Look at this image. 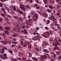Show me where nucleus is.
Masks as SVG:
<instances>
[{
	"label": "nucleus",
	"mask_w": 61,
	"mask_h": 61,
	"mask_svg": "<svg viewBox=\"0 0 61 61\" xmlns=\"http://www.w3.org/2000/svg\"><path fill=\"white\" fill-rule=\"evenodd\" d=\"M33 35H34V36H35L36 35H37L38 36L35 37V38H34V40H35V41L36 40H37L39 38V34L38 33H36V32H35L33 33Z\"/></svg>",
	"instance_id": "1"
},
{
	"label": "nucleus",
	"mask_w": 61,
	"mask_h": 61,
	"mask_svg": "<svg viewBox=\"0 0 61 61\" xmlns=\"http://www.w3.org/2000/svg\"><path fill=\"white\" fill-rule=\"evenodd\" d=\"M43 51L44 52H46V53H49V51L48 50L46 49L45 50H43Z\"/></svg>",
	"instance_id": "2"
},
{
	"label": "nucleus",
	"mask_w": 61,
	"mask_h": 61,
	"mask_svg": "<svg viewBox=\"0 0 61 61\" xmlns=\"http://www.w3.org/2000/svg\"><path fill=\"white\" fill-rule=\"evenodd\" d=\"M44 34L43 35V36L45 37V38H46L47 37V33H44Z\"/></svg>",
	"instance_id": "3"
},
{
	"label": "nucleus",
	"mask_w": 61,
	"mask_h": 61,
	"mask_svg": "<svg viewBox=\"0 0 61 61\" xmlns=\"http://www.w3.org/2000/svg\"><path fill=\"white\" fill-rule=\"evenodd\" d=\"M34 16L35 17H36L37 19L38 18V14H35L34 15Z\"/></svg>",
	"instance_id": "4"
},
{
	"label": "nucleus",
	"mask_w": 61,
	"mask_h": 61,
	"mask_svg": "<svg viewBox=\"0 0 61 61\" xmlns=\"http://www.w3.org/2000/svg\"><path fill=\"white\" fill-rule=\"evenodd\" d=\"M55 17L53 16H52L51 17L49 18V19L50 20H52L53 19V18H55Z\"/></svg>",
	"instance_id": "5"
},
{
	"label": "nucleus",
	"mask_w": 61,
	"mask_h": 61,
	"mask_svg": "<svg viewBox=\"0 0 61 61\" xmlns=\"http://www.w3.org/2000/svg\"><path fill=\"white\" fill-rule=\"evenodd\" d=\"M59 49V48L58 47H56L54 48L53 50H56V49Z\"/></svg>",
	"instance_id": "6"
},
{
	"label": "nucleus",
	"mask_w": 61,
	"mask_h": 61,
	"mask_svg": "<svg viewBox=\"0 0 61 61\" xmlns=\"http://www.w3.org/2000/svg\"><path fill=\"white\" fill-rule=\"evenodd\" d=\"M49 7L50 9H53V8H54V7L51 5H49Z\"/></svg>",
	"instance_id": "7"
},
{
	"label": "nucleus",
	"mask_w": 61,
	"mask_h": 61,
	"mask_svg": "<svg viewBox=\"0 0 61 61\" xmlns=\"http://www.w3.org/2000/svg\"><path fill=\"white\" fill-rule=\"evenodd\" d=\"M5 52V50L4 49H2V50H1V52H0V53L1 54H3V53H4V52Z\"/></svg>",
	"instance_id": "8"
},
{
	"label": "nucleus",
	"mask_w": 61,
	"mask_h": 61,
	"mask_svg": "<svg viewBox=\"0 0 61 61\" xmlns=\"http://www.w3.org/2000/svg\"><path fill=\"white\" fill-rule=\"evenodd\" d=\"M5 29L7 30H10V28L8 27H5Z\"/></svg>",
	"instance_id": "9"
},
{
	"label": "nucleus",
	"mask_w": 61,
	"mask_h": 61,
	"mask_svg": "<svg viewBox=\"0 0 61 61\" xmlns=\"http://www.w3.org/2000/svg\"><path fill=\"white\" fill-rule=\"evenodd\" d=\"M4 56L5 57V59H7V57L6 56V54H4Z\"/></svg>",
	"instance_id": "10"
},
{
	"label": "nucleus",
	"mask_w": 61,
	"mask_h": 61,
	"mask_svg": "<svg viewBox=\"0 0 61 61\" xmlns=\"http://www.w3.org/2000/svg\"><path fill=\"white\" fill-rule=\"evenodd\" d=\"M53 46H57V43H55V44L54 43H53Z\"/></svg>",
	"instance_id": "11"
},
{
	"label": "nucleus",
	"mask_w": 61,
	"mask_h": 61,
	"mask_svg": "<svg viewBox=\"0 0 61 61\" xmlns=\"http://www.w3.org/2000/svg\"><path fill=\"white\" fill-rule=\"evenodd\" d=\"M20 8L21 9H22V10H23L24 11L25 10V9H24V7H22L21 6H20Z\"/></svg>",
	"instance_id": "12"
},
{
	"label": "nucleus",
	"mask_w": 61,
	"mask_h": 61,
	"mask_svg": "<svg viewBox=\"0 0 61 61\" xmlns=\"http://www.w3.org/2000/svg\"><path fill=\"white\" fill-rule=\"evenodd\" d=\"M32 59L34 60H35L36 61H37L38 60L37 59H36V58H34V57H32Z\"/></svg>",
	"instance_id": "13"
},
{
	"label": "nucleus",
	"mask_w": 61,
	"mask_h": 61,
	"mask_svg": "<svg viewBox=\"0 0 61 61\" xmlns=\"http://www.w3.org/2000/svg\"><path fill=\"white\" fill-rule=\"evenodd\" d=\"M19 20L20 21H23V19H22V18H19Z\"/></svg>",
	"instance_id": "14"
},
{
	"label": "nucleus",
	"mask_w": 61,
	"mask_h": 61,
	"mask_svg": "<svg viewBox=\"0 0 61 61\" xmlns=\"http://www.w3.org/2000/svg\"><path fill=\"white\" fill-rule=\"evenodd\" d=\"M1 15L2 16H3V17H5V14L4 13H2L1 14Z\"/></svg>",
	"instance_id": "15"
},
{
	"label": "nucleus",
	"mask_w": 61,
	"mask_h": 61,
	"mask_svg": "<svg viewBox=\"0 0 61 61\" xmlns=\"http://www.w3.org/2000/svg\"><path fill=\"white\" fill-rule=\"evenodd\" d=\"M2 9L3 12L5 14H6V12H5V10H4V9L2 8Z\"/></svg>",
	"instance_id": "16"
},
{
	"label": "nucleus",
	"mask_w": 61,
	"mask_h": 61,
	"mask_svg": "<svg viewBox=\"0 0 61 61\" xmlns=\"http://www.w3.org/2000/svg\"><path fill=\"white\" fill-rule=\"evenodd\" d=\"M44 45H46V46H49V44H48V43L47 42H45L44 43Z\"/></svg>",
	"instance_id": "17"
},
{
	"label": "nucleus",
	"mask_w": 61,
	"mask_h": 61,
	"mask_svg": "<svg viewBox=\"0 0 61 61\" xmlns=\"http://www.w3.org/2000/svg\"><path fill=\"white\" fill-rule=\"evenodd\" d=\"M24 33H25V34H26L27 32V30H24Z\"/></svg>",
	"instance_id": "18"
},
{
	"label": "nucleus",
	"mask_w": 61,
	"mask_h": 61,
	"mask_svg": "<svg viewBox=\"0 0 61 61\" xmlns=\"http://www.w3.org/2000/svg\"><path fill=\"white\" fill-rule=\"evenodd\" d=\"M11 60L12 61H17V60L15 59H11Z\"/></svg>",
	"instance_id": "19"
},
{
	"label": "nucleus",
	"mask_w": 61,
	"mask_h": 61,
	"mask_svg": "<svg viewBox=\"0 0 61 61\" xmlns=\"http://www.w3.org/2000/svg\"><path fill=\"white\" fill-rule=\"evenodd\" d=\"M9 52L10 53H12L13 52V51L12 50H10L9 51Z\"/></svg>",
	"instance_id": "20"
},
{
	"label": "nucleus",
	"mask_w": 61,
	"mask_h": 61,
	"mask_svg": "<svg viewBox=\"0 0 61 61\" xmlns=\"http://www.w3.org/2000/svg\"><path fill=\"white\" fill-rule=\"evenodd\" d=\"M43 56V57H44V58H45V59H47V58H46V57H47L45 55L44 56Z\"/></svg>",
	"instance_id": "21"
},
{
	"label": "nucleus",
	"mask_w": 61,
	"mask_h": 61,
	"mask_svg": "<svg viewBox=\"0 0 61 61\" xmlns=\"http://www.w3.org/2000/svg\"><path fill=\"white\" fill-rule=\"evenodd\" d=\"M3 28L2 26H0V30H3Z\"/></svg>",
	"instance_id": "22"
},
{
	"label": "nucleus",
	"mask_w": 61,
	"mask_h": 61,
	"mask_svg": "<svg viewBox=\"0 0 61 61\" xmlns=\"http://www.w3.org/2000/svg\"><path fill=\"white\" fill-rule=\"evenodd\" d=\"M35 49L37 51H39V49H38L37 48H36Z\"/></svg>",
	"instance_id": "23"
},
{
	"label": "nucleus",
	"mask_w": 61,
	"mask_h": 61,
	"mask_svg": "<svg viewBox=\"0 0 61 61\" xmlns=\"http://www.w3.org/2000/svg\"><path fill=\"white\" fill-rule=\"evenodd\" d=\"M56 18H53V21H54V22H55V20H56Z\"/></svg>",
	"instance_id": "24"
},
{
	"label": "nucleus",
	"mask_w": 61,
	"mask_h": 61,
	"mask_svg": "<svg viewBox=\"0 0 61 61\" xmlns=\"http://www.w3.org/2000/svg\"><path fill=\"white\" fill-rule=\"evenodd\" d=\"M5 33L6 34H8V31L6 30L5 31Z\"/></svg>",
	"instance_id": "25"
},
{
	"label": "nucleus",
	"mask_w": 61,
	"mask_h": 61,
	"mask_svg": "<svg viewBox=\"0 0 61 61\" xmlns=\"http://www.w3.org/2000/svg\"><path fill=\"white\" fill-rule=\"evenodd\" d=\"M32 56V55L31 54L30 52H29V56L28 57H30Z\"/></svg>",
	"instance_id": "26"
},
{
	"label": "nucleus",
	"mask_w": 61,
	"mask_h": 61,
	"mask_svg": "<svg viewBox=\"0 0 61 61\" xmlns=\"http://www.w3.org/2000/svg\"><path fill=\"white\" fill-rule=\"evenodd\" d=\"M14 18H15V19H17L18 18V17L15 16H14Z\"/></svg>",
	"instance_id": "27"
},
{
	"label": "nucleus",
	"mask_w": 61,
	"mask_h": 61,
	"mask_svg": "<svg viewBox=\"0 0 61 61\" xmlns=\"http://www.w3.org/2000/svg\"><path fill=\"white\" fill-rule=\"evenodd\" d=\"M19 13L20 14H23V12L22 11H20Z\"/></svg>",
	"instance_id": "28"
},
{
	"label": "nucleus",
	"mask_w": 61,
	"mask_h": 61,
	"mask_svg": "<svg viewBox=\"0 0 61 61\" xmlns=\"http://www.w3.org/2000/svg\"><path fill=\"white\" fill-rule=\"evenodd\" d=\"M5 20L6 21H8V19L6 18H5Z\"/></svg>",
	"instance_id": "29"
},
{
	"label": "nucleus",
	"mask_w": 61,
	"mask_h": 61,
	"mask_svg": "<svg viewBox=\"0 0 61 61\" xmlns=\"http://www.w3.org/2000/svg\"><path fill=\"white\" fill-rule=\"evenodd\" d=\"M14 7L13 8L14 9H13V10H16V9L15 8V6H14Z\"/></svg>",
	"instance_id": "30"
},
{
	"label": "nucleus",
	"mask_w": 61,
	"mask_h": 61,
	"mask_svg": "<svg viewBox=\"0 0 61 61\" xmlns=\"http://www.w3.org/2000/svg\"><path fill=\"white\" fill-rule=\"evenodd\" d=\"M57 45L59 46V45H60V42H57Z\"/></svg>",
	"instance_id": "31"
},
{
	"label": "nucleus",
	"mask_w": 61,
	"mask_h": 61,
	"mask_svg": "<svg viewBox=\"0 0 61 61\" xmlns=\"http://www.w3.org/2000/svg\"><path fill=\"white\" fill-rule=\"evenodd\" d=\"M61 6H57V8L58 9L60 7H61Z\"/></svg>",
	"instance_id": "32"
},
{
	"label": "nucleus",
	"mask_w": 61,
	"mask_h": 61,
	"mask_svg": "<svg viewBox=\"0 0 61 61\" xmlns=\"http://www.w3.org/2000/svg\"><path fill=\"white\" fill-rule=\"evenodd\" d=\"M13 41H16V39H15L14 38H13Z\"/></svg>",
	"instance_id": "33"
},
{
	"label": "nucleus",
	"mask_w": 61,
	"mask_h": 61,
	"mask_svg": "<svg viewBox=\"0 0 61 61\" xmlns=\"http://www.w3.org/2000/svg\"><path fill=\"white\" fill-rule=\"evenodd\" d=\"M47 11L48 12H49V13H51V11H49V10L48 9L47 10Z\"/></svg>",
	"instance_id": "34"
},
{
	"label": "nucleus",
	"mask_w": 61,
	"mask_h": 61,
	"mask_svg": "<svg viewBox=\"0 0 61 61\" xmlns=\"http://www.w3.org/2000/svg\"><path fill=\"white\" fill-rule=\"evenodd\" d=\"M8 17H9V18H12V17L11 16H10V15H8Z\"/></svg>",
	"instance_id": "35"
},
{
	"label": "nucleus",
	"mask_w": 61,
	"mask_h": 61,
	"mask_svg": "<svg viewBox=\"0 0 61 61\" xmlns=\"http://www.w3.org/2000/svg\"><path fill=\"white\" fill-rule=\"evenodd\" d=\"M20 30H18V32L19 33H20Z\"/></svg>",
	"instance_id": "36"
},
{
	"label": "nucleus",
	"mask_w": 61,
	"mask_h": 61,
	"mask_svg": "<svg viewBox=\"0 0 61 61\" xmlns=\"http://www.w3.org/2000/svg\"><path fill=\"white\" fill-rule=\"evenodd\" d=\"M45 15L46 16V17H47V14H46L45 13Z\"/></svg>",
	"instance_id": "37"
},
{
	"label": "nucleus",
	"mask_w": 61,
	"mask_h": 61,
	"mask_svg": "<svg viewBox=\"0 0 61 61\" xmlns=\"http://www.w3.org/2000/svg\"><path fill=\"white\" fill-rule=\"evenodd\" d=\"M25 26H23L22 28L23 29H24V28H25Z\"/></svg>",
	"instance_id": "38"
},
{
	"label": "nucleus",
	"mask_w": 61,
	"mask_h": 61,
	"mask_svg": "<svg viewBox=\"0 0 61 61\" xmlns=\"http://www.w3.org/2000/svg\"><path fill=\"white\" fill-rule=\"evenodd\" d=\"M60 53V52H57V55H58Z\"/></svg>",
	"instance_id": "39"
},
{
	"label": "nucleus",
	"mask_w": 61,
	"mask_h": 61,
	"mask_svg": "<svg viewBox=\"0 0 61 61\" xmlns=\"http://www.w3.org/2000/svg\"><path fill=\"white\" fill-rule=\"evenodd\" d=\"M26 44L25 43L23 45L24 47H25L26 46Z\"/></svg>",
	"instance_id": "40"
},
{
	"label": "nucleus",
	"mask_w": 61,
	"mask_h": 61,
	"mask_svg": "<svg viewBox=\"0 0 61 61\" xmlns=\"http://www.w3.org/2000/svg\"><path fill=\"white\" fill-rule=\"evenodd\" d=\"M17 43V42L15 41H14L13 42V44H16Z\"/></svg>",
	"instance_id": "41"
},
{
	"label": "nucleus",
	"mask_w": 61,
	"mask_h": 61,
	"mask_svg": "<svg viewBox=\"0 0 61 61\" xmlns=\"http://www.w3.org/2000/svg\"><path fill=\"white\" fill-rule=\"evenodd\" d=\"M23 59L24 60H25L26 59V58L25 57H24L23 58Z\"/></svg>",
	"instance_id": "42"
},
{
	"label": "nucleus",
	"mask_w": 61,
	"mask_h": 61,
	"mask_svg": "<svg viewBox=\"0 0 61 61\" xmlns=\"http://www.w3.org/2000/svg\"><path fill=\"white\" fill-rule=\"evenodd\" d=\"M29 47L30 48H32V46H31V45H29Z\"/></svg>",
	"instance_id": "43"
},
{
	"label": "nucleus",
	"mask_w": 61,
	"mask_h": 61,
	"mask_svg": "<svg viewBox=\"0 0 61 61\" xmlns=\"http://www.w3.org/2000/svg\"><path fill=\"white\" fill-rule=\"evenodd\" d=\"M0 7H3V5H2V3H1L0 4Z\"/></svg>",
	"instance_id": "44"
},
{
	"label": "nucleus",
	"mask_w": 61,
	"mask_h": 61,
	"mask_svg": "<svg viewBox=\"0 0 61 61\" xmlns=\"http://www.w3.org/2000/svg\"><path fill=\"white\" fill-rule=\"evenodd\" d=\"M4 49L5 50H6V49H7V48L6 47H4Z\"/></svg>",
	"instance_id": "45"
},
{
	"label": "nucleus",
	"mask_w": 61,
	"mask_h": 61,
	"mask_svg": "<svg viewBox=\"0 0 61 61\" xmlns=\"http://www.w3.org/2000/svg\"><path fill=\"white\" fill-rule=\"evenodd\" d=\"M47 22L49 23V24H50V20H48Z\"/></svg>",
	"instance_id": "46"
},
{
	"label": "nucleus",
	"mask_w": 61,
	"mask_h": 61,
	"mask_svg": "<svg viewBox=\"0 0 61 61\" xmlns=\"http://www.w3.org/2000/svg\"><path fill=\"white\" fill-rule=\"evenodd\" d=\"M0 21H3V19L2 18H0Z\"/></svg>",
	"instance_id": "47"
},
{
	"label": "nucleus",
	"mask_w": 61,
	"mask_h": 61,
	"mask_svg": "<svg viewBox=\"0 0 61 61\" xmlns=\"http://www.w3.org/2000/svg\"><path fill=\"white\" fill-rule=\"evenodd\" d=\"M36 30H38L39 29V28H38V27H36Z\"/></svg>",
	"instance_id": "48"
},
{
	"label": "nucleus",
	"mask_w": 61,
	"mask_h": 61,
	"mask_svg": "<svg viewBox=\"0 0 61 61\" xmlns=\"http://www.w3.org/2000/svg\"><path fill=\"white\" fill-rule=\"evenodd\" d=\"M29 22H31V21H32V19H29Z\"/></svg>",
	"instance_id": "49"
},
{
	"label": "nucleus",
	"mask_w": 61,
	"mask_h": 61,
	"mask_svg": "<svg viewBox=\"0 0 61 61\" xmlns=\"http://www.w3.org/2000/svg\"><path fill=\"white\" fill-rule=\"evenodd\" d=\"M14 30L15 31H16V28H15L14 29Z\"/></svg>",
	"instance_id": "50"
},
{
	"label": "nucleus",
	"mask_w": 61,
	"mask_h": 61,
	"mask_svg": "<svg viewBox=\"0 0 61 61\" xmlns=\"http://www.w3.org/2000/svg\"><path fill=\"white\" fill-rule=\"evenodd\" d=\"M45 29H47L48 28L47 27H46L45 28Z\"/></svg>",
	"instance_id": "51"
},
{
	"label": "nucleus",
	"mask_w": 61,
	"mask_h": 61,
	"mask_svg": "<svg viewBox=\"0 0 61 61\" xmlns=\"http://www.w3.org/2000/svg\"><path fill=\"white\" fill-rule=\"evenodd\" d=\"M61 57L60 56H59L58 57V58H59V59H60V58H61Z\"/></svg>",
	"instance_id": "52"
},
{
	"label": "nucleus",
	"mask_w": 61,
	"mask_h": 61,
	"mask_svg": "<svg viewBox=\"0 0 61 61\" xmlns=\"http://www.w3.org/2000/svg\"><path fill=\"white\" fill-rule=\"evenodd\" d=\"M19 25H16V27H19Z\"/></svg>",
	"instance_id": "53"
},
{
	"label": "nucleus",
	"mask_w": 61,
	"mask_h": 61,
	"mask_svg": "<svg viewBox=\"0 0 61 61\" xmlns=\"http://www.w3.org/2000/svg\"><path fill=\"white\" fill-rule=\"evenodd\" d=\"M36 2L37 3H39V1L38 0H36Z\"/></svg>",
	"instance_id": "54"
},
{
	"label": "nucleus",
	"mask_w": 61,
	"mask_h": 61,
	"mask_svg": "<svg viewBox=\"0 0 61 61\" xmlns=\"http://www.w3.org/2000/svg\"><path fill=\"white\" fill-rule=\"evenodd\" d=\"M30 3H32L33 2V0H30Z\"/></svg>",
	"instance_id": "55"
},
{
	"label": "nucleus",
	"mask_w": 61,
	"mask_h": 61,
	"mask_svg": "<svg viewBox=\"0 0 61 61\" xmlns=\"http://www.w3.org/2000/svg\"><path fill=\"white\" fill-rule=\"evenodd\" d=\"M37 6V4H35V7H36Z\"/></svg>",
	"instance_id": "56"
},
{
	"label": "nucleus",
	"mask_w": 61,
	"mask_h": 61,
	"mask_svg": "<svg viewBox=\"0 0 61 61\" xmlns=\"http://www.w3.org/2000/svg\"><path fill=\"white\" fill-rule=\"evenodd\" d=\"M3 36H5V33L3 32Z\"/></svg>",
	"instance_id": "57"
},
{
	"label": "nucleus",
	"mask_w": 61,
	"mask_h": 61,
	"mask_svg": "<svg viewBox=\"0 0 61 61\" xmlns=\"http://www.w3.org/2000/svg\"><path fill=\"white\" fill-rule=\"evenodd\" d=\"M17 11H18V12H19V13L20 12V10H19V9H18L17 10Z\"/></svg>",
	"instance_id": "58"
},
{
	"label": "nucleus",
	"mask_w": 61,
	"mask_h": 61,
	"mask_svg": "<svg viewBox=\"0 0 61 61\" xmlns=\"http://www.w3.org/2000/svg\"><path fill=\"white\" fill-rule=\"evenodd\" d=\"M6 10L8 11V12H9L10 11V10L9 9H7Z\"/></svg>",
	"instance_id": "59"
},
{
	"label": "nucleus",
	"mask_w": 61,
	"mask_h": 61,
	"mask_svg": "<svg viewBox=\"0 0 61 61\" xmlns=\"http://www.w3.org/2000/svg\"><path fill=\"white\" fill-rule=\"evenodd\" d=\"M58 41H59V42H61V40L60 39H58Z\"/></svg>",
	"instance_id": "60"
},
{
	"label": "nucleus",
	"mask_w": 61,
	"mask_h": 61,
	"mask_svg": "<svg viewBox=\"0 0 61 61\" xmlns=\"http://www.w3.org/2000/svg\"><path fill=\"white\" fill-rule=\"evenodd\" d=\"M18 30H21V29H20V28L19 27H18Z\"/></svg>",
	"instance_id": "61"
},
{
	"label": "nucleus",
	"mask_w": 61,
	"mask_h": 61,
	"mask_svg": "<svg viewBox=\"0 0 61 61\" xmlns=\"http://www.w3.org/2000/svg\"><path fill=\"white\" fill-rule=\"evenodd\" d=\"M26 43V44H27L28 45L29 44V43L28 42H27Z\"/></svg>",
	"instance_id": "62"
},
{
	"label": "nucleus",
	"mask_w": 61,
	"mask_h": 61,
	"mask_svg": "<svg viewBox=\"0 0 61 61\" xmlns=\"http://www.w3.org/2000/svg\"><path fill=\"white\" fill-rule=\"evenodd\" d=\"M36 8L37 9H39V6H37L36 7Z\"/></svg>",
	"instance_id": "63"
},
{
	"label": "nucleus",
	"mask_w": 61,
	"mask_h": 61,
	"mask_svg": "<svg viewBox=\"0 0 61 61\" xmlns=\"http://www.w3.org/2000/svg\"><path fill=\"white\" fill-rule=\"evenodd\" d=\"M18 59L20 60H21V59L20 58H18Z\"/></svg>",
	"instance_id": "64"
}]
</instances>
